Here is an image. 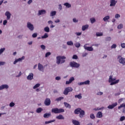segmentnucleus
Returning a JSON list of instances; mask_svg holds the SVG:
<instances>
[{"mask_svg": "<svg viewBox=\"0 0 125 125\" xmlns=\"http://www.w3.org/2000/svg\"><path fill=\"white\" fill-rule=\"evenodd\" d=\"M66 59V57L65 56H59L57 57V64H63V63H65V62L66 61L65 60Z\"/></svg>", "mask_w": 125, "mask_h": 125, "instance_id": "1", "label": "nucleus"}, {"mask_svg": "<svg viewBox=\"0 0 125 125\" xmlns=\"http://www.w3.org/2000/svg\"><path fill=\"white\" fill-rule=\"evenodd\" d=\"M109 83H110V85H114V84H116V83H118L120 82V80H116V78H113L112 75L109 76V79L108 80Z\"/></svg>", "mask_w": 125, "mask_h": 125, "instance_id": "2", "label": "nucleus"}, {"mask_svg": "<svg viewBox=\"0 0 125 125\" xmlns=\"http://www.w3.org/2000/svg\"><path fill=\"white\" fill-rule=\"evenodd\" d=\"M51 112L54 114H60V113H64L65 110L62 108L58 109V108H55L52 109Z\"/></svg>", "mask_w": 125, "mask_h": 125, "instance_id": "3", "label": "nucleus"}, {"mask_svg": "<svg viewBox=\"0 0 125 125\" xmlns=\"http://www.w3.org/2000/svg\"><path fill=\"white\" fill-rule=\"evenodd\" d=\"M71 91H73V88L71 87H67L64 89L63 94H64V95H68V93L71 92Z\"/></svg>", "mask_w": 125, "mask_h": 125, "instance_id": "4", "label": "nucleus"}, {"mask_svg": "<svg viewBox=\"0 0 125 125\" xmlns=\"http://www.w3.org/2000/svg\"><path fill=\"white\" fill-rule=\"evenodd\" d=\"M69 65L70 67H72L73 68H79L80 67V64L75 62H70Z\"/></svg>", "mask_w": 125, "mask_h": 125, "instance_id": "5", "label": "nucleus"}, {"mask_svg": "<svg viewBox=\"0 0 125 125\" xmlns=\"http://www.w3.org/2000/svg\"><path fill=\"white\" fill-rule=\"evenodd\" d=\"M118 59H119V62L121 64H123V65H125V59L122 57L121 56H118Z\"/></svg>", "mask_w": 125, "mask_h": 125, "instance_id": "6", "label": "nucleus"}, {"mask_svg": "<svg viewBox=\"0 0 125 125\" xmlns=\"http://www.w3.org/2000/svg\"><path fill=\"white\" fill-rule=\"evenodd\" d=\"M51 104V101H50V99L47 98L45 99L44 104L45 105V106H49L50 104Z\"/></svg>", "mask_w": 125, "mask_h": 125, "instance_id": "7", "label": "nucleus"}, {"mask_svg": "<svg viewBox=\"0 0 125 125\" xmlns=\"http://www.w3.org/2000/svg\"><path fill=\"white\" fill-rule=\"evenodd\" d=\"M27 28L30 31H34V25L31 23V22H27Z\"/></svg>", "mask_w": 125, "mask_h": 125, "instance_id": "8", "label": "nucleus"}, {"mask_svg": "<svg viewBox=\"0 0 125 125\" xmlns=\"http://www.w3.org/2000/svg\"><path fill=\"white\" fill-rule=\"evenodd\" d=\"M117 105H118V103H115L114 104H113L111 105H108L107 108L108 109H113V108H115V107H116V106H117Z\"/></svg>", "mask_w": 125, "mask_h": 125, "instance_id": "9", "label": "nucleus"}, {"mask_svg": "<svg viewBox=\"0 0 125 125\" xmlns=\"http://www.w3.org/2000/svg\"><path fill=\"white\" fill-rule=\"evenodd\" d=\"M75 81V78L74 77H71L69 79L68 81L66 82V84H70L73 81Z\"/></svg>", "mask_w": 125, "mask_h": 125, "instance_id": "10", "label": "nucleus"}, {"mask_svg": "<svg viewBox=\"0 0 125 125\" xmlns=\"http://www.w3.org/2000/svg\"><path fill=\"white\" fill-rule=\"evenodd\" d=\"M5 15L7 17V20H9V19H10L11 14H10L9 12L6 11L5 13Z\"/></svg>", "mask_w": 125, "mask_h": 125, "instance_id": "11", "label": "nucleus"}, {"mask_svg": "<svg viewBox=\"0 0 125 125\" xmlns=\"http://www.w3.org/2000/svg\"><path fill=\"white\" fill-rule=\"evenodd\" d=\"M79 114L80 118H83V116H84L85 112L83 110L81 109Z\"/></svg>", "mask_w": 125, "mask_h": 125, "instance_id": "12", "label": "nucleus"}, {"mask_svg": "<svg viewBox=\"0 0 125 125\" xmlns=\"http://www.w3.org/2000/svg\"><path fill=\"white\" fill-rule=\"evenodd\" d=\"M27 80H33L34 79V74L33 73H30L28 76L27 77Z\"/></svg>", "mask_w": 125, "mask_h": 125, "instance_id": "13", "label": "nucleus"}, {"mask_svg": "<svg viewBox=\"0 0 125 125\" xmlns=\"http://www.w3.org/2000/svg\"><path fill=\"white\" fill-rule=\"evenodd\" d=\"M4 88L7 89V88H8V86L7 84H3L0 86V90H2V89H4Z\"/></svg>", "mask_w": 125, "mask_h": 125, "instance_id": "14", "label": "nucleus"}, {"mask_svg": "<svg viewBox=\"0 0 125 125\" xmlns=\"http://www.w3.org/2000/svg\"><path fill=\"white\" fill-rule=\"evenodd\" d=\"M81 110H82V109L80 108H76V109L74 110V113H75L76 115H79V114L80 113Z\"/></svg>", "mask_w": 125, "mask_h": 125, "instance_id": "15", "label": "nucleus"}, {"mask_svg": "<svg viewBox=\"0 0 125 125\" xmlns=\"http://www.w3.org/2000/svg\"><path fill=\"white\" fill-rule=\"evenodd\" d=\"M116 3H117V2H116L115 0H110V6H115Z\"/></svg>", "mask_w": 125, "mask_h": 125, "instance_id": "16", "label": "nucleus"}, {"mask_svg": "<svg viewBox=\"0 0 125 125\" xmlns=\"http://www.w3.org/2000/svg\"><path fill=\"white\" fill-rule=\"evenodd\" d=\"M46 13V12L45 11V10H41L39 11V15H42L43 14H45Z\"/></svg>", "mask_w": 125, "mask_h": 125, "instance_id": "17", "label": "nucleus"}, {"mask_svg": "<svg viewBox=\"0 0 125 125\" xmlns=\"http://www.w3.org/2000/svg\"><path fill=\"white\" fill-rule=\"evenodd\" d=\"M38 69L39 71H43V66L39 63L38 64Z\"/></svg>", "mask_w": 125, "mask_h": 125, "instance_id": "18", "label": "nucleus"}, {"mask_svg": "<svg viewBox=\"0 0 125 125\" xmlns=\"http://www.w3.org/2000/svg\"><path fill=\"white\" fill-rule=\"evenodd\" d=\"M102 117H103V115H102V112L100 111L98 112L97 114V118L100 119V118H102Z\"/></svg>", "mask_w": 125, "mask_h": 125, "instance_id": "19", "label": "nucleus"}, {"mask_svg": "<svg viewBox=\"0 0 125 125\" xmlns=\"http://www.w3.org/2000/svg\"><path fill=\"white\" fill-rule=\"evenodd\" d=\"M72 123L74 125H81V124H80V122L77 120H73Z\"/></svg>", "mask_w": 125, "mask_h": 125, "instance_id": "20", "label": "nucleus"}, {"mask_svg": "<svg viewBox=\"0 0 125 125\" xmlns=\"http://www.w3.org/2000/svg\"><path fill=\"white\" fill-rule=\"evenodd\" d=\"M56 119L58 120H64V117H63V115L60 114L59 116L56 117Z\"/></svg>", "mask_w": 125, "mask_h": 125, "instance_id": "21", "label": "nucleus"}, {"mask_svg": "<svg viewBox=\"0 0 125 125\" xmlns=\"http://www.w3.org/2000/svg\"><path fill=\"white\" fill-rule=\"evenodd\" d=\"M64 105L65 107H66V108H68V109H71V105H70V104H69L66 102H64Z\"/></svg>", "mask_w": 125, "mask_h": 125, "instance_id": "22", "label": "nucleus"}, {"mask_svg": "<svg viewBox=\"0 0 125 125\" xmlns=\"http://www.w3.org/2000/svg\"><path fill=\"white\" fill-rule=\"evenodd\" d=\"M86 29H88V25H85L82 26V31H85Z\"/></svg>", "mask_w": 125, "mask_h": 125, "instance_id": "23", "label": "nucleus"}, {"mask_svg": "<svg viewBox=\"0 0 125 125\" xmlns=\"http://www.w3.org/2000/svg\"><path fill=\"white\" fill-rule=\"evenodd\" d=\"M51 115V114L50 113H45V114L43 115V117H44L45 118H49V117H50Z\"/></svg>", "mask_w": 125, "mask_h": 125, "instance_id": "24", "label": "nucleus"}, {"mask_svg": "<svg viewBox=\"0 0 125 125\" xmlns=\"http://www.w3.org/2000/svg\"><path fill=\"white\" fill-rule=\"evenodd\" d=\"M75 98H78V99H82V94H79V95H76L75 96Z\"/></svg>", "mask_w": 125, "mask_h": 125, "instance_id": "25", "label": "nucleus"}, {"mask_svg": "<svg viewBox=\"0 0 125 125\" xmlns=\"http://www.w3.org/2000/svg\"><path fill=\"white\" fill-rule=\"evenodd\" d=\"M62 99H64V97H60L56 99V101H58L59 102V101H61L62 100Z\"/></svg>", "mask_w": 125, "mask_h": 125, "instance_id": "26", "label": "nucleus"}, {"mask_svg": "<svg viewBox=\"0 0 125 125\" xmlns=\"http://www.w3.org/2000/svg\"><path fill=\"white\" fill-rule=\"evenodd\" d=\"M109 19H110V17L109 16H106L103 19V20L106 22V21H107V20H109Z\"/></svg>", "mask_w": 125, "mask_h": 125, "instance_id": "27", "label": "nucleus"}, {"mask_svg": "<svg viewBox=\"0 0 125 125\" xmlns=\"http://www.w3.org/2000/svg\"><path fill=\"white\" fill-rule=\"evenodd\" d=\"M64 5H65L66 7H67V8H70V7H71V4L67 2L65 3Z\"/></svg>", "mask_w": 125, "mask_h": 125, "instance_id": "28", "label": "nucleus"}, {"mask_svg": "<svg viewBox=\"0 0 125 125\" xmlns=\"http://www.w3.org/2000/svg\"><path fill=\"white\" fill-rule=\"evenodd\" d=\"M122 108H125V104H121L119 106H118V109H122Z\"/></svg>", "mask_w": 125, "mask_h": 125, "instance_id": "29", "label": "nucleus"}, {"mask_svg": "<svg viewBox=\"0 0 125 125\" xmlns=\"http://www.w3.org/2000/svg\"><path fill=\"white\" fill-rule=\"evenodd\" d=\"M54 122H55V120H51V121H46L45 122V124L46 125H47V124H50L51 123H54Z\"/></svg>", "mask_w": 125, "mask_h": 125, "instance_id": "30", "label": "nucleus"}, {"mask_svg": "<svg viewBox=\"0 0 125 125\" xmlns=\"http://www.w3.org/2000/svg\"><path fill=\"white\" fill-rule=\"evenodd\" d=\"M42 111V108L41 107L37 108V109L36 110L37 113H41Z\"/></svg>", "mask_w": 125, "mask_h": 125, "instance_id": "31", "label": "nucleus"}, {"mask_svg": "<svg viewBox=\"0 0 125 125\" xmlns=\"http://www.w3.org/2000/svg\"><path fill=\"white\" fill-rule=\"evenodd\" d=\"M44 30L45 32H46V33H49V27H48V26L45 27Z\"/></svg>", "mask_w": 125, "mask_h": 125, "instance_id": "32", "label": "nucleus"}, {"mask_svg": "<svg viewBox=\"0 0 125 125\" xmlns=\"http://www.w3.org/2000/svg\"><path fill=\"white\" fill-rule=\"evenodd\" d=\"M25 59V57L22 56L21 58H19L17 59L18 60V62H19V61H22V60H24Z\"/></svg>", "mask_w": 125, "mask_h": 125, "instance_id": "33", "label": "nucleus"}, {"mask_svg": "<svg viewBox=\"0 0 125 125\" xmlns=\"http://www.w3.org/2000/svg\"><path fill=\"white\" fill-rule=\"evenodd\" d=\"M67 45H73L74 44V43H73V42L69 41L67 42Z\"/></svg>", "mask_w": 125, "mask_h": 125, "instance_id": "34", "label": "nucleus"}, {"mask_svg": "<svg viewBox=\"0 0 125 125\" xmlns=\"http://www.w3.org/2000/svg\"><path fill=\"white\" fill-rule=\"evenodd\" d=\"M56 15V11H52L50 14V16H54Z\"/></svg>", "mask_w": 125, "mask_h": 125, "instance_id": "35", "label": "nucleus"}, {"mask_svg": "<svg viewBox=\"0 0 125 125\" xmlns=\"http://www.w3.org/2000/svg\"><path fill=\"white\" fill-rule=\"evenodd\" d=\"M40 83L36 84L33 87L34 89H36V88H38V87H40Z\"/></svg>", "mask_w": 125, "mask_h": 125, "instance_id": "36", "label": "nucleus"}, {"mask_svg": "<svg viewBox=\"0 0 125 125\" xmlns=\"http://www.w3.org/2000/svg\"><path fill=\"white\" fill-rule=\"evenodd\" d=\"M97 37H101V36H103V33L97 32L96 33Z\"/></svg>", "mask_w": 125, "mask_h": 125, "instance_id": "37", "label": "nucleus"}, {"mask_svg": "<svg viewBox=\"0 0 125 125\" xmlns=\"http://www.w3.org/2000/svg\"><path fill=\"white\" fill-rule=\"evenodd\" d=\"M46 38H48V35L46 33L42 37V39H46Z\"/></svg>", "mask_w": 125, "mask_h": 125, "instance_id": "38", "label": "nucleus"}, {"mask_svg": "<svg viewBox=\"0 0 125 125\" xmlns=\"http://www.w3.org/2000/svg\"><path fill=\"white\" fill-rule=\"evenodd\" d=\"M75 46H76V47H80L81 46V43L77 42L75 44Z\"/></svg>", "mask_w": 125, "mask_h": 125, "instance_id": "39", "label": "nucleus"}, {"mask_svg": "<svg viewBox=\"0 0 125 125\" xmlns=\"http://www.w3.org/2000/svg\"><path fill=\"white\" fill-rule=\"evenodd\" d=\"M90 21H91V23H92V24H93V23H94L95 22V19L94 18H91L90 19Z\"/></svg>", "mask_w": 125, "mask_h": 125, "instance_id": "40", "label": "nucleus"}, {"mask_svg": "<svg viewBox=\"0 0 125 125\" xmlns=\"http://www.w3.org/2000/svg\"><path fill=\"white\" fill-rule=\"evenodd\" d=\"M51 55V53L49 52H47L45 55V57H48V56H49Z\"/></svg>", "mask_w": 125, "mask_h": 125, "instance_id": "41", "label": "nucleus"}, {"mask_svg": "<svg viewBox=\"0 0 125 125\" xmlns=\"http://www.w3.org/2000/svg\"><path fill=\"white\" fill-rule=\"evenodd\" d=\"M125 116H122L120 119V122H123V121H125Z\"/></svg>", "mask_w": 125, "mask_h": 125, "instance_id": "42", "label": "nucleus"}, {"mask_svg": "<svg viewBox=\"0 0 125 125\" xmlns=\"http://www.w3.org/2000/svg\"><path fill=\"white\" fill-rule=\"evenodd\" d=\"M90 118H91V119H92L93 120V119H95V116H94V114L92 113L90 115Z\"/></svg>", "mask_w": 125, "mask_h": 125, "instance_id": "43", "label": "nucleus"}, {"mask_svg": "<svg viewBox=\"0 0 125 125\" xmlns=\"http://www.w3.org/2000/svg\"><path fill=\"white\" fill-rule=\"evenodd\" d=\"M15 105V104L13 102H11L10 103L9 106L10 107H14V105Z\"/></svg>", "mask_w": 125, "mask_h": 125, "instance_id": "44", "label": "nucleus"}, {"mask_svg": "<svg viewBox=\"0 0 125 125\" xmlns=\"http://www.w3.org/2000/svg\"><path fill=\"white\" fill-rule=\"evenodd\" d=\"M83 83H84V84H89V83H90V82L89 81V80H87L84 82Z\"/></svg>", "mask_w": 125, "mask_h": 125, "instance_id": "45", "label": "nucleus"}, {"mask_svg": "<svg viewBox=\"0 0 125 125\" xmlns=\"http://www.w3.org/2000/svg\"><path fill=\"white\" fill-rule=\"evenodd\" d=\"M123 26L124 25H123V24H120L118 26V29H122L123 28Z\"/></svg>", "mask_w": 125, "mask_h": 125, "instance_id": "46", "label": "nucleus"}, {"mask_svg": "<svg viewBox=\"0 0 125 125\" xmlns=\"http://www.w3.org/2000/svg\"><path fill=\"white\" fill-rule=\"evenodd\" d=\"M88 51H93V48L92 47H88Z\"/></svg>", "mask_w": 125, "mask_h": 125, "instance_id": "47", "label": "nucleus"}, {"mask_svg": "<svg viewBox=\"0 0 125 125\" xmlns=\"http://www.w3.org/2000/svg\"><path fill=\"white\" fill-rule=\"evenodd\" d=\"M4 50H5V48H1V49H0V55L2 53V52H3V51H4Z\"/></svg>", "mask_w": 125, "mask_h": 125, "instance_id": "48", "label": "nucleus"}, {"mask_svg": "<svg viewBox=\"0 0 125 125\" xmlns=\"http://www.w3.org/2000/svg\"><path fill=\"white\" fill-rule=\"evenodd\" d=\"M72 59H78V56L77 55H74L72 57Z\"/></svg>", "mask_w": 125, "mask_h": 125, "instance_id": "49", "label": "nucleus"}, {"mask_svg": "<svg viewBox=\"0 0 125 125\" xmlns=\"http://www.w3.org/2000/svg\"><path fill=\"white\" fill-rule=\"evenodd\" d=\"M116 47H117V45H116L115 44H113L111 46V48L112 49L116 48Z\"/></svg>", "mask_w": 125, "mask_h": 125, "instance_id": "50", "label": "nucleus"}, {"mask_svg": "<svg viewBox=\"0 0 125 125\" xmlns=\"http://www.w3.org/2000/svg\"><path fill=\"white\" fill-rule=\"evenodd\" d=\"M37 36H38V34L37 33H35L32 35V37L37 38Z\"/></svg>", "mask_w": 125, "mask_h": 125, "instance_id": "51", "label": "nucleus"}, {"mask_svg": "<svg viewBox=\"0 0 125 125\" xmlns=\"http://www.w3.org/2000/svg\"><path fill=\"white\" fill-rule=\"evenodd\" d=\"M111 38L110 37H107L106 38V41H107V42H110V41H111Z\"/></svg>", "mask_w": 125, "mask_h": 125, "instance_id": "52", "label": "nucleus"}, {"mask_svg": "<svg viewBox=\"0 0 125 125\" xmlns=\"http://www.w3.org/2000/svg\"><path fill=\"white\" fill-rule=\"evenodd\" d=\"M5 64V62H0V66H2Z\"/></svg>", "mask_w": 125, "mask_h": 125, "instance_id": "53", "label": "nucleus"}, {"mask_svg": "<svg viewBox=\"0 0 125 125\" xmlns=\"http://www.w3.org/2000/svg\"><path fill=\"white\" fill-rule=\"evenodd\" d=\"M121 47H122V48H125V43H121Z\"/></svg>", "mask_w": 125, "mask_h": 125, "instance_id": "54", "label": "nucleus"}, {"mask_svg": "<svg viewBox=\"0 0 125 125\" xmlns=\"http://www.w3.org/2000/svg\"><path fill=\"white\" fill-rule=\"evenodd\" d=\"M121 17V16L119 14H117L115 15V18H120Z\"/></svg>", "mask_w": 125, "mask_h": 125, "instance_id": "55", "label": "nucleus"}, {"mask_svg": "<svg viewBox=\"0 0 125 125\" xmlns=\"http://www.w3.org/2000/svg\"><path fill=\"white\" fill-rule=\"evenodd\" d=\"M41 47L42 49H45V46H44V45H41Z\"/></svg>", "mask_w": 125, "mask_h": 125, "instance_id": "56", "label": "nucleus"}, {"mask_svg": "<svg viewBox=\"0 0 125 125\" xmlns=\"http://www.w3.org/2000/svg\"><path fill=\"white\" fill-rule=\"evenodd\" d=\"M87 55V53H84L83 54L82 56L83 57H85Z\"/></svg>", "mask_w": 125, "mask_h": 125, "instance_id": "57", "label": "nucleus"}, {"mask_svg": "<svg viewBox=\"0 0 125 125\" xmlns=\"http://www.w3.org/2000/svg\"><path fill=\"white\" fill-rule=\"evenodd\" d=\"M7 23V20H4L3 22V25H6V23Z\"/></svg>", "mask_w": 125, "mask_h": 125, "instance_id": "58", "label": "nucleus"}, {"mask_svg": "<svg viewBox=\"0 0 125 125\" xmlns=\"http://www.w3.org/2000/svg\"><path fill=\"white\" fill-rule=\"evenodd\" d=\"M56 80L57 81H60V80H61V78H60V77H56Z\"/></svg>", "mask_w": 125, "mask_h": 125, "instance_id": "59", "label": "nucleus"}, {"mask_svg": "<svg viewBox=\"0 0 125 125\" xmlns=\"http://www.w3.org/2000/svg\"><path fill=\"white\" fill-rule=\"evenodd\" d=\"M33 2V0H29L27 2L28 4H30Z\"/></svg>", "mask_w": 125, "mask_h": 125, "instance_id": "60", "label": "nucleus"}, {"mask_svg": "<svg viewBox=\"0 0 125 125\" xmlns=\"http://www.w3.org/2000/svg\"><path fill=\"white\" fill-rule=\"evenodd\" d=\"M78 85H83L84 84V82H81V83H78Z\"/></svg>", "mask_w": 125, "mask_h": 125, "instance_id": "61", "label": "nucleus"}, {"mask_svg": "<svg viewBox=\"0 0 125 125\" xmlns=\"http://www.w3.org/2000/svg\"><path fill=\"white\" fill-rule=\"evenodd\" d=\"M76 34L77 36H81V35H82V32H77L76 33Z\"/></svg>", "mask_w": 125, "mask_h": 125, "instance_id": "62", "label": "nucleus"}, {"mask_svg": "<svg viewBox=\"0 0 125 125\" xmlns=\"http://www.w3.org/2000/svg\"><path fill=\"white\" fill-rule=\"evenodd\" d=\"M73 22H74L75 23H77V22H78V20H77V19H76V18H74L73 19Z\"/></svg>", "mask_w": 125, "mask_h": 125, "instance_id": "63", "label": "nucleus"}, {"mask_svg": "<svg viewBox=\"0 0 125 125\" xmlns=\"http://www.w3.org/2000/svg\"><path fill=\"white\" fill-rule=\"evenodd\" d=\"M123 100V99H119V101H118V103L119 104L121 103V102H122Z\"/></svg>", "mask_w": 125, "mask_h": 125, "instance_id": "64", "label": "nucleus"}]
</instances>
